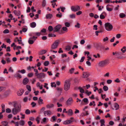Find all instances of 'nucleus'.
Returning a JSON list of instances; mask_svg holds the SVG:
<instances>
[{
  "label": "nucleus",
  "mask_w": 126,
  "mask_h": 126,
  "mask_svg": "<svg viewBox=\"0 0 126 126\" xmlns=\"http://www.w3.org/2000/svg\"><path fill=\"white\" fill-rule=\"evenodd\" d=\"M24 93V90L23 89H20L17 92V94L18 96H20L22 95Z\"/></svg>",
  "instance_id": "nucleus-15"
},
{
  "label": "nucleus",
  "mask_w": 126,
  "mask_h": 126,
  "mask_svg": "<svg viewBox=\"0 0 126 126\" xmlns=\"http://www.w3.org/2000/svg\"><path fill=\"white\" fill-rule=\"evenodd\" d=\"M11 110L10 108H7L6 109V112L7 113H10L11 112Z\"/></svg>",
  "instance_id": "nucleus-49"
},
{
  "label": "nucleus",
  "mask_w": 126,
  "mask_h": 126,
  "mask_svg": "<svg viewBox=\"0 0 126 126\" xmlns=\"http://www.w3.org/2000/svg\"><path fill=\"white\" fill-rule=\"evenodd\" d=\"M61 28V26L60 25H58L56 26L53 29V32H56L58 31Z\"/></svg>",
  "instance_id": "nucleus-9"
},
{
  "label": "nucleus",
  "mask_w": 126,
  "mask_h": 126,
  "mask_svg": "<svg viewBox=\"0 0 126 126\" xmlns=\"http://www.w3.org/2000/svg\"><path fill=\"white\" fill-rule=\"evenodd\" d=\"M33 73H29L28 74L27 76L29 77H31L33 76Z\"/></svg>",
  "instance_id": "nucleus-48"
},
{
  "label": "nucleus",
  "mask_w": 126,
  "mask_h": 126,
  "mask_svg": "<svg viewBox=\"0 0 126 126\" xmlns=\"http://www.w3.org/2000/svg\"><path fill=\"white\" fill-rule=\"evenodd\" d=\"M43 99H41V97H40L39 98V100L38 101V103L39 105H40L41 104H43Z\"/></svg>",
  "instance_id": "nucleus-16"
},
{
  "label": "nucleus",
  "mask_w": 126,
  "mask_h": 126,
  "mask_svg": "<svg viewBox=\"0 0 126 126\" xmlns=\"http://www.w3.org/2000/svg\"><path fill=\"white\" fill-rule=\"evenodd\" d=\"M75 69L74 68H72L69 70V72L71 74H72L73 72L74 71V70Z\"/></svg>",
  "instance_id": "nucleus-46"
},
{
  "label": "nucleus",
  "mask_w": 126,
  "mask_h": 126,
  "mask_svg": "<svg viewBox=\"0 0 126 126\" xmlns=\"http://www.w3.org/2000/svg\"><path fill=\"white\" fill-rule=\"evenodd\" d=\"M40 118L39 117H37L36 119V121L37 122V123L38 124L40 122Z\"/></svg>",
  "instance_id": "nucleus-53"
},
{
  "label": "nucleus",
  "mask_w": 126,
  "mask_h": 126,
  "mask_svg": "<svg viewBox=\"0 0 126 126\" xmlns=\"http://www.w3.org/2000/svg\"><path fill=\"white\" fill-rule=\"evenodd\" d=\"M34 41L32 40V39H31L29 38V40H28V43L30 44H32Z\"/></svg>",
  "instance_id": "nucleus-33"
},
{
  "label": "nucleus",
  "mask_w": 126,
  "mask_h": 126,
  "mask_svg": "<svg viewBox=\"0 0 126 126\" xmlns=\"http://www.w3.org/2000/svg\"><path fill=\"white\" fill-rule=\"evenodd\" d=\"M60 42L59 40L55 41L52 45L51 49H54L57 48Z\"/></svg>",
  "instance_id": "nucleus-5"
},
{
  "label": "nucleus",
  "mask_w": 126,
  "mask_h": 126,
  "mask_svg": "<svg viewBox=\"0 0 126 126\" xmlns=\"http://www.w3.org/2000/svg\"><path fill=\"white\" fill-rule=\"evenodd\" d=\"M6 61L7 63H9L11 62V61L10 58H6Z\"/></svg>",
  "instance_id": "nucleus-31"
},
{
  "label": "nucleus",
  "mask_w": 126,
  "mask_h": 126,
  "mask_svg": "<svg viewBox=\"0 0 126 126\" xmlns=\"http://www.w3.org/2000/svg\"><path fill=\"white\" fill-rule=\"evenodd\" d=\"M29 81V80L28 78H24L23 80V84L26 85L28 83Z\"/></svg>",
  "instance_id": "nucleus-14"
},
{
  "label": "nucleus",
  "mask_w": 126,
  "mask_h": 126,
  "mask_svg": "<svg viewBox=\"0 0 126 126\" xmlns=\"http://www.w3.org/2000/svg\"><path fill=\"white\" fill-rule=\"evenodd\" d=\"M31 105L32 106V107H34L36 106V104L34 102H32L31 103Z\"/></svg>",
  "instance_id": "nucleus-55"
},
{
  "label": "nucleus",
  "mask_w": 126,
  "mask_h": 126,
  "mask_svg": "<svg viewBox=\"0 0 126 126\" xmlns=\"http://www.w3.org/2000/svg\"><path fill=\"white\" fill-rule=\"evenodd\" d=\"M121 50L123 53H124L126 51V47L124 46L121 49Z\"/></svg>",
  "instance_id": "nucleus-25"
},
{
  "label": "nucleus",
  "mask_w": 126,
  "mask_h": 126,
  "mask_svg": "<svg viewBox=\"0 0 126 126\" xmlns=\"http://www.w3.org/2000/svg\"><path fill=\"white\" fill-rule=\"evenodd\" d=\"M80 24L78 23H77V24L75 25V27L78 28H80Z\"/></svg>",
  "instance_id": "nucleus-41"
},
{
  "label": "nucleus",
  "mask_w": 126,
  "mask_h": 126,
  "mask_svg": "<svg viewBox=\"0 0 126 126\" xmlns=\"http://www.w3.org/2000/svg\"><path fill=\"white\" fill-rule=\"evenodd\" d=\"M85 42V41L84 40L82 39L80 41V44H81L83 45V44Z\"/></svg>",
  "instance_id": "nucleus-61"
},
{
  "label": "nucleus",
  "mask_w": 126,
  "mask_h": 126,
  "mask_svg": "<svg viewBox=\"0 0 126 126\" xmlns=\"http://www.w3.org/2000/svg\"><path fill=\"white\" fill-rule=\"evenodd\" d=\"M71 121L70 120H66L63 123V124L65 125H68L71 123Z\"/></svg>",
  "instance_id": "nucleus-27"
},
{
  "label": "nucleus",
  "mask_w": 126,
  "mask_h": 126,
  "mask_svg": "<svg viewBox=\"0 0 126 126\" xmlns=\"http://www.w3.org/2000/svg\"><path fill=\"white\" fill-rule=\"evenodd\" d=\"M13 103L14 107L12 109V113L13 114L16 115L21 111V106L20 105L17 104L16 102H13Z\"/></svg>",
  "instance_id": "nucleus-1"
},
{
  "label": "nucleus",
  "mask_w": 126,
  "mask_h": 126,
  "mask_svg": "<svg viewBox=\"0 0 126 126\" xmlns=\"http://www.w3.org/2000/svg\"><path fill=\"white\" fill-rule=\"evenodd\" d=\"M45 76V75L44 73H39L37 76V78H44Z\"/></svg>",
  "instance_id": "nucleus-10"
},
{
  "label": "nucleus",
  "mask_w": 126,
  "mask_h": 126,
  "mask_svg": "<svg viewBox=\"0 0 126 126\" xmlns=\"http://www.w3.org/2000/svg\"><path fill=\"white\" fill-rule=\"evenodd\" d=\"M49 63L48 61H45L44 63V65L45 66H47L48 65Z\"/></svg>",
  "instance_id": "nucleus-39"
},
{
  "label": "nucleus",
  "mask_w": 126,
  "mask_h": 126,
  "mask_svg": "<svg viewBox=\"0 0 126 126\" xmlns=\"http://www.w3.org/2000/svg\"><path fill=\"white\" fill-rule=\"evenodd\" d=\"M9 32V31L7 29L3 31V33H8Z\"/></svg>",
  "instance_id": "nucleus-51"
},
{
  "label": "nucleus",
  "mask_w": 126,
  "mask_h": 126,
  "mask_svg": "<svg viewBox=\"0 0 126 126\" xmlns=\"http://www.w3.org/2000/svg\"><path fill=\"white\" fill-rule=\"evenodd\" d=\"M47 51L45 50H41L39 52V54L40 55H43L45 54Z\"/></svg>",
  "instance_id": "nucleus-18"
},
{
  "label": "nucleus",
  "mask_w": 126,
  "mask_h": 126,
  "mask_svg": "<svg viewBox=\"0 0 126 126\" xmlns=\"http://www.w3.org/2000/svg\"><path fill=\"white\" fill-rule=\"evenodd\" d=\"M17 41L19 44H21L23 46L24 45V44L22 42V40L18 39Z\"/></svg>",
  "instance_id": "nucleus-38"
},
{
  "label": "nucleus",
  "mask_w": 126,
  "mask_h": 126,
  "mask_svg": "<svg viewBox=\"0 0 126 126\" xmlns=\"http://www.w3.org/2000/svg\"><path fill=\"white\" fill-rule=\"evenodd\" d=\"M60 8L61 9V11L63 12H64V10L65 9V8L64 7H62L61 6L60 7Z\"/></svg>",
  "instance_id": "nucleus-59"
},
{
  "label": "nucleus",
  "mask_w": 126,
  "mask_h": 126,
  "mask_svg": "<svg viewBox=\"0 0 126 126\" xmlns=\"http://www.w3.org/2000/svg\"><path fill=\"white\" fill-rule=\"evenodd\" d=\"M62 15L61 13H60V14H57L56 15V17L59 18L61 17H62Z\"/></svg>",
  "instance_id": "nucleus-42"
},
{
  "label": "nucleus",
  "mask_w": 126,
  "mask_h": 126,
  "mask_svg": "<svg viewBox=\"0 0 126 126\" xmlns=\"http://www.w3.org/2000/svg\"><path fill=\"white\" fill-rule=\"evenodd\" d=\"M71 10L74 12H76L80 10V8L78 5L72 6L71 8Z\"/></svg>",
  "instance_id": "nucleus-6"
},
{
  "label": "nucleus",
  "mask_w": 126,
  "mask_h": 126,
  "mask_svg": "<svg viewBox=\"0 0 126 126\" xmlns=\"http://www.w3.org/2000/svg\"><path fill=\"white\" fill-rule=\"evenodd\" d=\"M83 101L86 103H87L86 104H88V100L87 98H84L83 99Z\"/></svg>",
  "instance_id": "nucleus-50"
},
{
  "label": "nucleus",
  "mask_w": 126,
  "mask_h": 126,
  "mask_svg": "<svg viewBox=\"0 0 126 126\" xmlns=\"http://www.w3.org/2000/svg\"><path fill=\"white\" fill-rule=\"evenodd\" d=\"M52 16V15L51 14H48L46 16V17L47 19H51Z\"/></svg>",
  "instance_id": "nucleus-21"
},
{
  "label": "nucleus",
  "mask_w": 126,
  "mask_h": 126,
  "mask_svg": "<svg viewBox=\"0 0 126 126\" xmlns=\"http://www.w3.org/2000/svg\"><path fill=\"white\" fill-rule=\"evenodd\" d=\"M105 27L106 30L108 31H111L113 28L112 25L109 22L105 24Z\"/></svg>",
  "instance_id": "nucleus-4"
},
{
  "label": "nucleus",
  "mask_w": 126,
  "mask_h": 126,
  "mask_svg": "<svg viewBox=\"0 0 126 126\" xmlns=\"http://www.w3.org/2000/svg\"><path fill=\"white\" fill-rule=\"evenodd\" d=\"M121 54V52H112V54L113 55H115V56L118 59H120L121 57L119 56Z\"/></svg>",
  "instance_id": "nucleus-8"
},
{
  "label": "nucleus",
  "mask_w": 126,
  "mask_h": 126,
  "mask_svg": "<svg viewBox=\"0 0 126 126\" xmlns=\"http://www.w3.org/2000/svg\"><path fill=\"white\" fill-rule=\"evenodd\" d=\"M108 37H106L105 38H104L103 39V41L104 42H105L106 41H107L108 40Z\"/></svg>",
  "instance_id": "nucleus-63"
},
{
  "label": "nucleus",
  "mask_w": 126,
  "mask_h": 126,
  "mask_svg": "<svg viewBox=\"0 0 126 126\" xmlns=\"http://www.w3.org/2000/svg\"><path fill=\"white\" fill-rule=\"evenodd\" d=\"M44 114L45 116H46L47 115L48 116H50L52 112L51 111L49 110H47V111H45L44 112Z\"/></svg>",
  "instance_id": "nucleus-13"
},
{
  "label": "nucleus",
  "mask_w": 126,
  "mask_h": 126,
  "mask_svg": "<svg viewBox=\"0 0 126 126\" xmlns=\"http://www.w3.org/2000/svg\"><path fill=\"white\" fill-rule=\"evenodd\" d=\"M20 125L21 126H23L25 124V122L23 120H21L19 122Z\"/></svg>",
  "instance_id": "nucleus-32"
},
{
  "label": "nucleus",
  "mask_w": 126,
  "mask_h": 126,
  "mask_svg": "<svg viewBox=\"0 0 126 126\" xmlns=\"http://www.w3.org/2000/svg\"><path fill=\"white\" fill-rule=\"evenodd\" d=\"M109 5H107L106 6L107 10L108 11H111L113 10V9L111 8H110L109 7H108Z\"/></svg>",
  "instance_id": "nucleus-30"
},
{
  "label": "nucleus",
  "mask_w": 126,
  "mask_h": 126,
  "mask_svg": "<svg viewBox=\"0 0 126 126\" xmlns=\"http://www.w3.org/2000/svg\"><path fill=\"white\" fill-rule=\"evenodd\" d=\"M48 36L49 37H55L56 36L54 34H53L51 33H50L48 34Z\"/></svg>",
  "instance_id": "nucleus-44"
},
{
  "label": "nucleus",
  "mask_w": 126,
  "mask_h": 126,
  "mask_svg": "<svg viewBox=\"0 0 126 126\" xmlns=\"http://www.w3.org/2000/svg\"><path fill=\"white\" fill-rule=\"evenodd\" d=\"M1 124L3 126H6V125H8V122L6 121H3L1 122Z\"/></svg>",
  "instance_id": "nucleus-22"
},
{
  "label": "nucleus",
  "mask_w": 126,
  "mask_h": 126,
  "mask_svg": "<svg viewBox=\"0 0 126 126\" xmlns=\"http://www.w3.org/2000/svg\"><path fill=\"white\" fill-rule=\"evenodd\" d=\"M119 16L121 18H122L125 17V15L123 13H121L119 15Z\"/></svg>",
  "instance_id": "nucleus-34"
},
{
  "label": "nucleus",
  "mask_w": 126,
  "mask_h": 126,
  "mask_svg": "<svg viewBox=\"0 0 126 126\" xmlns=\"http://www.w3.org/2000/svg\"><path fill=\"white\" fill-rule=\"evenodd\" d=\"M100 122L101 124V126H105L104 123H105L104 119H103L100 120Z\"/></svg>",
  "instance_id": "nucleus-23"
},
{
  "label": "nucleus",
  "mask_w": 126,
  "mask_h": 126,
  "mask_svg": "<svg viewBox=\"0 0 126 126\" xmlns=\"http://www.w3.org/2000/svg\"><path fill=\"white\" fill-rule=\"evenodd\" d=\"M70 81L69 80H66L64 82V89L66 91L68 90L70 88Z\"/></svg>",
  "instance_id": "nucleus-2"
},
{
  "label": "nucleus",
  "mask_w": 126,
  "mask_h": 126,
  "mask_svg": "<svg viewBox=\"0 0 126 126\" xmlns=\"http://www.w3.org/2000/svg\"><path fill=\"white\" fill-rule=\"evenodd\" d=\"M112 82V81L111 80L109 79L107 80V83L108 84H110Z\"/></svg>",
  "instance_id": "nucleus-64"
},
{
  "label": "nucleus",
  "mask_w": 126,
  "mask_h": 126,
  "mask_svg": "<svg viewBox=\"0 0 126 126\" xmlns=\"http://www.w3.org/2000/svg\"><path fill=\"white\" fill-rule=\"evenodd\" d=\"M51 86L52 87H55L56 86V85L54 82L51 83Z\"/></svg>",
  "instance_id": "nucleus-40"
},
{
  "label": "nucleus",
  "mask_w": 126,
  "mask_h": 126,
  "mask_svg": "<svg viewBox=\"0 0 126 126\" xmlns=\"http://www.w3.org/2000/svg\"><path fill=\"white\" fill-rule=\"evenodd\" d=\"M13 12L14 13L16 16H19L21 15V12L19 11H17L16 10H15Z\"/></svg>",
  "instance_id": "nucleus-17"
},
{
  "label": "nucleus",
  "mask_w": 126,
  "mask_h": 126,
  "mask_svg": "<svg viewBox=\"0 0 126 126\" xmlns=\"http://www.w3.org/2000/svg\"><path fill=\"white\" fill-rule=\"evenodd\" d=\"M30 113V111L29 109H27L25 111V113L27 114H29Z\"/></svg>",
  "instance_id": "nucleus-47"
},
{
  "label": "nucleus",
  "mask_w": 126,
  "mask_h": 126,
  "mask_svg": "<svg viewBox=\"0 0 126 126\" xmlns=\"http://www.w3.org/2000/svg\"><path fill=\"white\" fill-rule=\"evenodd\" d=\"M54 106V105L53 104H48L46 106V107L47 108L50 109L53 107Z\"/></svg>",
  "instance_id": "nucleus-19"
},
{
  "label": "nucleus",
  "mask_w": 126,
  "mask_h": 126,
  "mask_svg": "<svg viewBox=\"0 0 126 126\" xmlns=\"http://www.w3.org/2000/svg\"><path fill=\"white\" fill-rule=\"evenodd\" d=\"M33 34H36V35L38 36H40L41 34L39 32H36L35 33H33Z\"/></svg>",
  "instance_id": "nucleus-60"
},
{
  "label": "nucleus",
  "mask_w": 126,
  "mask_h": 126,
  "mask_svg": "<svg viewBox=\"0 0 126 126\" xmlns=\"http://www.w3.org/2000/svg\"><path fill=\"white\" fill-rule=\"evenodd\" d=\"M65 26L67 27H69L70 26V23L68 22H65Z\"/></svg>",
  "instance_id": "nucleus-52"
},
{
  "label": "nucleus",
  "mask_w": 126,
  "mask_h": 126,
  "mask_svg": "<svg viewBox=\"0 0 126 126\" xmlns=\"http://www.w3.org/2000/svg\"><path fill=\"white\" fill-rule=\"evenodd\" d=\"M56 89L58 91L59 93H60V95L61 93H62V89L61 88L57 87L56 88Z\"/></svg>",
  "instance_id": "nucleus-26"
},
{
  "label": "nucleus",
  "mask_w": 126,
  "mask_h": 126,
  "mask_svg": "<svg viewBox=\"0 0 126 126\" xmlns=\"http://www.w3.org/2000/svg\"><path fill=\"white\" fill-rule=\"evenodd\" d=\"M73 100L72 97H70L67 100L66 104L68 106H71L73 102Z\"/></svg>",
  "instance_id": "nucleus-7"
},
{
  "label": "nucleus",
  "mask_w": 126,
  "mask_h": 126,
  "mask_svg": "<svg viewBox=\"0 0 126 126\" xmlns=\"http://www.w3.org/2000/svg\"><path fill=\"white\" fill-rule=\"evenodd\" d=\"M114 107L115 108V110H117L119 109V106L117 103H115L114 105Z\"/></svg>",
  "instance_id": "nucleus-24"
},
{
  "label": "nucleus",
  "mask_w": 126,
  "mask_h": 126,
  "mask_svg": "<svg viewBox=\"0 0 126 126\" xmlns=\"http://www.w3.org/2000/svg\"><path fill=\"white\" fill-rule=\"evenodd\" d=\"M36 24L35 22H33L31 24V26L32 28H34L36 26Z\"/></svg>",
  "instance_id": "nucleus-29"
},
{
  "label": "nucleus",
  "mask_w": 126,
  "mask_h": 126,
  "mask_svg": "<svg viewBox=\"0 0 126 126\" xmlns=\"http://www.w3.org/2000/svg\"><path fill=\"white\" fill-rule=\"evenodd\" d=\"M103 89L105 91H107L108 89V87L106 86H103Z\"/></svg>",
  "instance_id": "nucleus-36"
},
{
  "label": "nucleus",
  "mask_w": 126,
  "mask_h": 126,
  "mask_svg": "<svg viewBox=\"0 0 126 126\" xmlns=\"http://www.w3.org/2000/svg\"><path fill=\"white\" fill-rule=\"evenodd\" d=\"M82 13V12L81 11H79L78 12H76V14L77 15H79L81 14Z\"/></svg>",
  "instance_id": "nucleus-58"
},
{
  "label": "nucleus",
  "mask_w": 126,
  "mask_h": 126,
  "mask_svg": "<svg viewBox=\"0 0 126 126\" xmlns=\"http://www.w3.org/2000/svg\"><path fill=\"white\" fill-rule=\"evenodd\" d=\"M121 34L119 33V34H117L116 35V37L118 39H119L121 37Z\"/></svg>",
  "instance_id": "nucleus-56"
},
{
  "label": "nucleus",
  "mask_w": 126,
  "mask_h": 126,
  "mask_svg": "<svg viewBox=\"0 0 126 126\" xmlns=\"http://www.w3.org/2000/svg\"><path fill=\"white\" fill-rule=\"evenodd\" d=\"M109 63L108 60H106L100 62L99 63V66L101 67H104Z\"/></svg>",
  "instance_id": "nucleus-3"
},
{
  "label": "nucleus",
  "mask_w": 126,
  "mask_h": 126,
  "mask_svg": "<svg viewBox=\"0 0 126 126\" xmlns=\"http://www.w3.org/2000/svg\"><path fill=\"white\" fill-rule=\"evenodd\" d=\"M107 14L105 12H103L100 16V18L101 19H103L105 18V17L107 16Z\"/></svg>",
  "instance_id": "nucleus-11"
},
{
  "label": "nucleus",
  "mask_w": 126,
  "mask_h": 126,
  "mask_svg": "<svg viewBox=\"0 0 126 126\" xmlns=\"http://www.w3.org/2000/svg\"><path fill=\"white\" fill-rule=\"evenodd\" d=\"M68 115L70 116H72L73 114V112L71 109H69L67 112Z\"/></svg>",
  "instance_id": "nucleus-20"
},
{
  "label": "nucleus",
  "mask_w": 126,
  "mask_h": 126,
  "mask_svg": "<svg viewBox=\"0 0 126 126\" xmlns=\"http://www.w3.org/2000/svg\"><path fill=\"white\" fill-rule=\"evenodd\" d=\"M76 15L75 14H72L69 15L70 17L71 18H74L75 17Z\"/></svg>",
  "instance_id": "nucleus-37"
},
{
  "label": "nucleus",
  "mask_w": 126,
  "mask_h": 126,
  "mask_svg": "<svg viewBox=\"0 0 126 126\" xmlns=\"http://www.w3.org/2000/svg\"><path fill=\"white\" fill-rule=\"evenodd\" d=\"M31 9L29 7H27V10L26 12L27 13H29L30 12Z\"/></svg>",
  "instance_id": "nucleus-62"
},
{
  "label": "nucleus",
  "mask_w": 126,
  "mask_h": 126,
  "mask_svg": "<svg viewBox=\"0 0 126 126\" xmlns=\"http://www.w3.org/2000/svg\"><path fill=\"white\" fill-rule=\"evenodd\" d=\"M78 89L79 90L80 92L81 93H84V90L81 87H79Z\"/></svg>",
  "instance_id": "nucleus-28"
},
{
  "label": "nucleus",
  "mask_w": 126,
  "mask_h": 126,
  "mask_svg": "<svg viewBox=\"0 0 126 126\" xmlns=\"http://www.w3.org/2000/svg\"><path fill=\"white\" fill-rule=\"evenodd\" d=\"M62 29L64 31L67 32L68 30L67 28L65 27H63L62 28Z\"/></svg>",
  "instance_id": "nucleus-54"
},
{
  "label": "nucleus",
  "mask_w": 126,
  "mask_h": 126,
  "mask_svg": "<svg viewBox=\"0 0 126 126\" xmlns=\"http://www.w3.org/2000/svg\"><path fill=\"white\" fill-rule=\"evenodd\" d=\"M71 47L69 46H67L65 48V49L67 51H69L71 49Z\"/></svg>",
  "instance_id": "nucleus-57"
},
{
  "label": "nucleus",
  "mask_w": 126,
  "mask_h": 126,
  "mask_svg": "<svg viewBox=\"0 0 126 126\" xmlns=\"http://www.w3.org/2000/svg\"><path fill=\"white\" fill-rule=\"evenodd\" d=\"M48 30L50 32L52 31L53 30L52 27V26H50L48 27Z\"/></svg>",
  "instance_id": "nucleus-35"
},
{
  "label": "nucleus",
  "mask_w": 126,
  "mask_h": 126,
  "mask_svg": "<svg viewBox=\"0 0 126 126\" xmlns=\"http://www.w3.org/2000/svg\"><path fill=\"white\" fill-rule=\"evenodd\" d=\"M90 75L89 73L88 72H83L82 77L84 78H86L88 77Z\"/></svg>",
  "instance_id": "nucleus-12"
},
{
  "label": "nucleus",
  "mask_w": 126,
  "mask_h": 126,
  "mask_svg": "<svg viewBox=\"0 0 126 126\" xmlns=\"http://www.w3.org/2000/svg\"><path fill=\"white\" fill-rule=\"evenodd\" d=\"M85 93L87 94L88 96H89L91 94L92 92H88V90H86L85 92Z\"/></svg>",
  "instance_id": "nucleus-45"
},
{
  "label": "nucleus",
  "mask_w": 126,
  "mask_h": 126,
  "mask_svg": "<svg viewBox=\"0 0 126 126\" xmlns=\"http://www.w3.org/2000/svg\"><path fill=\"white\" fill-rule=\"evenodd\" d=\"M26 88L28 90L29 92H30L31 91V86L29 85H26Z\"/></svg>",
  "instance_id": "nucleus-43"
}]
</instances>
